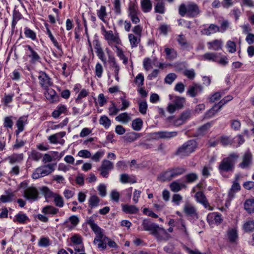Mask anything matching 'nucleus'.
Here are the masks:
<instances>
[{
    "instance_id": "2eb2a0df",
    "label": "nucleus",
    "mask_w": 254,
    "mask_h": 254,
    "mask_svg": "<svg viewBox=\"0 0 254 254\" xmlns=\"http://www.w3.org/2000/svg\"><path fill=\"white\" fill-rule=\"evenodd\" d=\"M154 134L159 139H169L176 137L178 135V131H160L154 132Z\"/></svg>"
},
{
    "instance_id": "0e129e2a",
    "label": "nucleus",
    "mask_w": 254,
    "mask_h": 254,
    "mask_svg": "<svg viewBox=\"0 0 254 254\" xmlns=\"http://www.w3.org/2000/svg\"><path fill=\"white\" fill-rule=\"evenodd\" d=\"M24 34L26 37L34 40L36 38V33L30 29L26 27L25 28Z\"/></svg>"
},
{
    "instance_id": "f704fd0d",
    "label": "nucleus",
    "mask_w": 254,
    "mask_h": 254,
    "mask_svg": "<svg viewBox=\"0 0 254 254\" xmlns=\"http://www.w3.org/2000/svg\"><path fill=\"white\" fill-rule=\"evenodd\" d=\"M176 40L180 46L183 48H187L189 47L190 44L187 42L185 36L183 34L178 35Z\"/></svg>"
},
{
    "instance_id": "69168bd1",
    "label": "nucleus",
    "mask_w": 254,
    "mask_h": 254,
    "mask_svg": "<svg viewBox=\"0 0 254 254\" xmlns=\"http://www.w3.org/2000/svg\"><path fill=\"white\" fill-rule=\"evenodd\" d=\"M14 195L12 193H9L6 195H2L0 197V201L2 203L11 202Z\"/></svg>"
},
{
    "instance_id": "603ef678",
    "label": "nucleus",
    "mask_w": 254,
    "mask_h": 254,
    "mask_svg": "<svg viewBox=\"0 0 254 254\" xmlns=\"http://www.w3.org/2000/svg\"><path fill=\"white\" fill-rule=\"evenodd\" d=\"M113 5L115 14L117 15L121 14L122 10L120 0H114Z\"/></svg>"
},
{
    "instance_id": "9b49d317",
    "label": "nucleus",
    "mask_w": 254,
    "mask_h": 254,
    "mask_svg": "<svg viewBox=\"0 0 254 254\" xmlns=\"http://www.w3.org/2000/svg\"><path fill=\"white\" fill-rule=\"evenodd\" d=\"M23 196L29 200L36 201L38 198L39 192L36 188L29 187L25 190Z\"/></svg>"
},
{
    "instance_id": "ea45409f",
    "label": "nucleus",
    "mask_w": 254,
    "mask_h": 254,
    "mask_svg": "<svg viewBox=\"0 0 254 254\" xmlns=\"http://www.w3.org/2000/svg\"><path fill=\"white\" fill-rule=\"evenodd\" d=\"M116 120L118 122L127 124L130 120V118L127 113H123L116 117Z\"/></svg>"
},
{
    "instance_id": "3c124183",
    "label": "nucleus",
    "mask_w": 254,
    "mask_h": 254,
    "mask_svg": "<svg viewBox=\"0 0 254 254\" xmlns=\"http://www.w3.org/2000/svg\"><path fill=\"white\" fill-rule=\"evenodd\" d=\"M128 39L132 48L136 47L140 41V39L132 34H128Z\"/></svg>"
},
{
    "instance_id": "09e8293b",
    "label": "nucleus",
    "mask_w": 254,
    "mask_h": 254,
    "mask_svg": "<svg viewBox=\"0 0 254 254\" xmlns=\"http://www.w3.org/2000/svg\"><path fill=\"white\" fill-rule=\"evenodd\" d=\"M128 16L135 14H139L138 6L135 3H130L128 8Z\"/></svg>"
},
{
    "instance_id": "0eeeda50",
    "label": "nucleus",
    "mask_w": 254,
    "mask_h": 254,
    "mask_svg": "<svg viewBox=\"0 0 254 254\" xmlns=\"http://www.w3.org/2000/svg\"><path fill=\"white\" fill-rule=\"evenodd\" d=\"M114 168V164L112 162L104 159L102 161L101 166L98 168L100 175L104 178H108L109 172Z\"/></svg>"
},
{
    "instance_id": "c9c22d12",
    "label": "nucleus",
    "mask_w": 254,
    "mask_h": 254,
    "mask_svg": "<svg viewBox=\"0 0 254 254\" xmlns=\"http://www.w3.org/2000/svg\"><path fill=\"white\" fill-rule=\"evenodd\" d=\"M186 186L183 183H179L177 181H174L170 185V188L173 192H178L182 190Z\"/></svg>"
},
{
    "instance_id": "39448f33",
    "label": "nucleus",
    "mask_w": 254,
    "mask_h": 254,
    "mask_svg": "<svg viewBox=\"0 0 254 254\" xmlns=\"http://www.w3.org/2000/svg\"><path fill=\"white\" fill-rule=\"evenodd\" d=\"M54 170V165L49 164L37 168L32 175L34 179H38L40 178L47 176Z\"/></svg>"
},
{
    "instance_id": "58836bf2",
    "label": "nucleus",
    "mask_w": 254,
    "mask_h": 254,
    "mask_svg": "<svg viewBox=\"0 0 254 254\" xmlns=\"http://www.w3.org/2000/svg\"><path fill=\"white\" fill-rule=\"evenodd\" d=\"M212 126L211 123H207L200 127L197 129V135H202L205 134Z\"/></svg>"
},
{
    "instance_id": "7ed1b4c3",
    "label": "nucleus",
    "mask_w": 254,
    "mask_h": 254,
    "mask_svg": "<svg viewBox=\"0 0 254 254\" xmlns=\"http://www.w3.org/2000/svg\"><path fill=\"white\" fill-rule=\"evenodd\" d=\"M197 146L196 141L193 139L189 140L178 148L175 154L181 158L188 156L195 151Z\"/></svg>"
},
{
    "instance_id": "7c9ffc66",
    "label": "nucleus",
    "mask_w": 254,
    "mask_h": 254,
    "mask_svg": "<svg viewBox=\"0 0 254 254\" xmlns=\"http://www.w3.org/2000/svg\"><path fill=\"white\" fill-rule=\"evenodd\" d=\"M122 206L123 211L127 214H135L139 210L138 208L132 205L122 204Z\"/></svg>"
},
{
    "instance_id": "20e7f679",
    "label": "nucleus",
    "mask_w": 254,
    "mask_h": 254,
    "mask_svg": "<svg viewBox=\"0 0 254 254\" xmlns=\"http://www.w3.org/2000/svg\"><path fill=\"white\" fill-rule=\"evenodd\" d=\"M186 172V169L183 167H175L167 170L160 176V179L163 181H171L180 176Z\"/></svg>"
},
{
    "instance_id": "680f3d73",
    "label": "nucleus",
    "mask_w": 254,
    "mask_h": 254,
    "mask_svg": "<svg viewBox=\"0 0 254 254\" xmlns=\"http://www.w3.org/2000/svg\"><path fill=\"white\" fill-rule=\"evenodd\" d=\"M224 93L223 91L222 92H216L214 93L213 95L210 97L209 100V102L211 103H214V102L218 101L219 100L222 95L224 94Z\"/></svg>"
},
{
    "instance_id": "393cba45",
    "label": "nucleus",
    "mask_w": 254,
    "mask_h": 254,
    "mask_svg": "<svg viewBox=\"0 0 254 254\" xmlns=\"http://www.w3.org/2000/svg\"><path fill=\"white\" fill-rule=\"evenodd\" d=\"M209 50L218 51L222 49L223 41L221 40H214L207 43Z\"/></svg>"
},
{
    "instance_id": "052dcab7",
    "label": "nucleus",
    "mask_w": 254,
    "mask_h": 254,
    "mask_svg": "<svg viewBox=\"0 0 254 254\" xmlns=\"http://www.w3.org/2000/svg\"><path fill=\"white\" fill-rule=\"evenodd\" d=\"M144 76L142 73H139L135 77L134 82L138 87H142L144 84Z\"/></svg>"
},
{
    "instance_id": "f257e3e1",
    "label": "nucleus",
    "mask_w": 254,
    "mask_h": 254,
    "mask_svg": "<svg viewBox=\"0 0 254 254\" xmlns=\"http://www.w3.org/2000/svg\"><path fill=\"white\" fill-rule=\"evenodd\" d=\"M198 5L193 2H190L185 4L182 3L179 8V13L181 16L187 15L189 17H194L200 13Z\"/></svg>"
},
{
    "instance_id": "f8f14e48",
    "label": "nucleus",
    "mask_w": 254,
    "mask_h": 254,
    "mask_svg": "<svg viewBox=\"0 0 254 254\" xmlns=\"http://www.w3.org/2000/svg\"><path fill=\"white\" fill-rule=\"evenodd\" d=\"M104 37L109 45L113 43L116 44H120L121 43L119 33H115L114 34L112 30L108 31V32H106Z\"/></svg>"
},
{
    "instance_id": "c03bdc74",
    "label": "nucleus",
    "mask_w": 254,
    "mask_h": 254,
    "mask_svg": "<svg viewBox=\"0 0 254 254\" xmlns=\"http://www.w3.org/2000/svg\"><path fill=\"white\" fill-rule=\"evenodd\" d=\"M59 210L58 208L54 207V206L48 205L44 207L42 210V212L45 214H56L58 213Z\"/></svg>"
},
{
    "instance_id": "338daca9",
    "label": "nucleus",
    "mask_w": 254,
    "mask_h": 254,
    "mask_svg": "<svg viewBox=\"0 0 254 254\" xmlns=\"http://www.w3.org/2000/svg\"><path fill=\"white\" fill-rule=\"evenodd\" d=\"M226 47L229 52L233 53L236 51V45L234 42L228 41L226 44Z\"/></svg>"
},
{
    "instance_id": "cd10ccee",
    "label": "nucleus",
    "mask_w": 254,
    "mask_h": 254,
    "mask_svg": "<svg viewBox=\"0 0 254 254\" xmlns=\"http://www.w3.org/2000/svg\"><path fill=\"white\" fill-rule=\"evenodd\" d=\"M86 223L90 227L94 233L102 229L95 223L93 216L87 218L86 220Z\"/></svg>"
},
{
    "instance_id": "4d7b16f0",
    "label": "nucleus",
    "mask_w": 254,
    "mask_h": 254,
    "mask_svg": "<svg viewBox=\"0 0 254 254\" xmlns=\"http://www.w3.org/2000/svg\"><path fill=\"white\" fill-rule=\"evenodd\" d=\"M46 97L50 99L52 102H54L58 98L56 91L52 89H48Z\"/></svg>"
},
{
    "instance_id": "79ce46f5",
    "label": "nucleus",
    "mask_w": 254,
    "mask_h": 254,
    "mask_svg": "<svg viewBox=\"0 0 254 254\" xmlns=\"http://www.w3.org/2000/svg\"><path fill=\"white\" fill-rule=\"evenodd\" d=\"M143 122L140 118H137L134 120L132 122V127L136 131L140 130L142 127Z\"/></svg>"
},
{
    "instance_id": "774afa93",
    "label": "nucleus",
    "mask_w": 254,
    "mask_h": 254,
    "mask_svg": "<svg viewBox=\"0 0 254 254\" xmlns=\"http://www.w3.org/2000/svg\"><path fill=\"white\" fill-rule=\"evenodd\" d=\"M233 98L231 95H228L225 97L217 104L219 106V109H221L223 106L227 103L228 102L231 101Z\"/></svg>"
},
{
    "instance_id": "37998d69",
    "label": "nucleus",
    "mask_w": 254,
    "mask_h": 254,
    "mask_svg": "<svg viewBox=\"0 0 254 254\" xmlns=\"http://www.w3.org/2000/svg\"><path fill=\"white\" fill-rule=\"evenodd\" d=\"M185 178L187 183H192L198 180V177L196 173H191L187 174Z\"/></svg>"
},
{
    "instance_id": "a878e982",
    "label": "nucleus",
    "mask_w": 254,
    "mask_h": 254,
    "mask_svg": "<svg viewBox=\"0 0 254 254\" xmlns=\"http://www.w3.org/2000/svg\"><path fill=\"white\" fill-rule=\"evenodd\" d=\"M97 15L99 19L105 24H108V22L106 19L108 15L106 10V7L105 5H101L99 9L97 10Z\"/></svg>"
},
{
    "instance_id": "412c9836",
    "label": "nucleus",
    "mask_w": 254,
    "mask_h": 254,
    "mask_svg": "<svg viewBox=\"0 0 254 254\" xmlns=\"http://www.w3.org/2000/svg\"><path fill=\"white\" fill-rule=\"evenodd\" d=\"M27 124V118L26 116L20 117L16 122V126L17 129L15 130V133L17 136L19 133L24 129V126Z\"/></svg>"
},
{
    "instance_id": "6ab92c4d",
    "label": "nucleus",
    "mask_w": 254,
    "mask_h": 254,
    "mask_svg": "<svg viewBox=\"0 0 254 254\" xmlns=\"http://www.w3.org/2000/svg\"><path fill=\"white\" fill-rule=\"evenodd\" d=\"M207 220L209 224H220L222 221L221 215L217 212H213L208 214L207 217Z\"/></svg>"
},
{
    "instance_id": "c756f323",
    "label": "nucleus",
    "mask_w": 254,
    "mask_h": 254,
    "mask_svg": "<svg viewBox=\"0 0 254 254\" xmlns=\"http://www.w3.org/2000/svg\"><path fill=\"white\" fill-rule=\"evenodd\" d=\"M166 59L172 60L176 59L178 56L177 51L173 48L165 47L164 49Z\"/></svg>"
},
{
    "instance_id": "dca6fc26",
    "label": "nucleus",
    "mask_w": 254,
    "mask_h": 254,
    "mask_svg": "<svg viewBox=\"0 0 254 254\" xmlns=\"http://www.w3.org/2000/svg\"><path fill=\"white\" fill-rule=\"evenodd\" d=\"M142 226L143 230L150 232V234L153 235L156 231V229L158 228V225L151 222L148 219H144L143 220Z\"/></svg>"
},
{
    "instance_id": "5701e85b",
    "label": "nucleus",
    "mask_w": 254,
    "mask_h": 254,
    "mask_svg": "<svg viewBox=\"0 0 254 254\" xmlns=\"http://www.w3.org/2000/svg\"><path fill=\"white\" fill-rule=\"evenodd\" d=\"M94 49L98 58L100 59L104 64H106V58L99 41H95Z\"/></svg>"
},
{
    "instance_id": "6e6d98bb",
    "label": "nucleus",
    "mask_w": 254,
    "mask_h": 254,
    "mask_svg": "<svg viewBox=\"0 0 254 254\" xmlns=\"http://www.w3.org/2000/svg\"><path fill=\"white\" fill-rule=\"evenodd\" d=\"M154 10L156 13L164 14L165 12L164 3L162 2H157L155 6Z\"/></svg>"
},
{
    "instance_id": "a18cd8bd",
    "label": "nucleus",
    "mask_w": 254,
    "mask_h": 254,
    "mask_svg": "<svg viewBox=\"0 0 254 254\" xmlns=\"http://www.w3.org/2000/svg\"><path fill=\"white\" fill-rule=\"evenodd\" d=\"M243 229L246 232H250L254 230V221L248 220L246 221L244 225Z\"/></svg>"
},
{
    "instance_id": "4be33fe9",
    "label": "nucleus",
    "mask_w": 254,
    "mask_h": 254,
    "mask_svg": "<svg viewBox=\"0 0 254 254\" xmlns=\"http://www.w3.org/2000/svg\"><path fill=\"white\" fill-rule=\"evenodd\" d=\"M195 198L196 201L203 205L205 208H207L210 207L206 197L203 192H197L195 194Z\"/></svg>"
},
{
    "instance_id": "4468645a",
    "label": "nucleus",
    "mask_w": 254,
    "mask_h": 254,
    "mask_svg": "<svg viewBox=\"0 0 254 254\" xmlns=\"http://www.w3.org/2000/svg\"><path fill=\"white\" fill-rule=\"evenodd\" d=\"M203 87L199 84L194 83L190 86L187 91V94L191 97L196 96L203 91Z\"/></svg>"
},
{
    "instance_id": "49530a36",
    "label": "nucleus",
    "mask_w": 254,
    "mask_h": 254,
    "mask_svg": "<svg viewBox=\"0 0 254 254\" xmlns=\"http://www.w3.org/2000/svg\"><path fill=\"white\" fill-rule=\"evenodd\" d=\"M13 118L12 116L5 117L3 120V127L6 128L11 129L13 126Z\"/></svg>"
},
{
    "instance_id": "bb28decb",
    "label": "nucleus",
    "mask_w": 254,
    "mask_h": 254,
    "mask_svg": "<svg viewBox=\"0 0 254 254\" xmlns=\"http://www.w3.org/2000/svg\"><path fill=\"white\" fill-rule=\"evenodd\" d=\"M218 57L217 53L208 52L201 56V60L203 61L216 62H217Z\"/></svg>"
},
{
    "instance_id": "1a4fd4ad",
    "label": "nucleus",
    "mask_w": 254,
    "mask_h": 254,
    "mask_svg": "<svg viewBox=\"0 0 254 254\" xmlns=\"http://www.w3.org/2000/svg\"><path fill=\"white\" fill-rule=\"evenodd\" d=\"M38 78L40 85L45 89H47L53 84L51 79L45 72H40Z\"/></svg>"
},
{
    "instance_id": "864d4df0",
    "label": "nucleus",
    "mask_w": 254,
    "mask_h": 254,
    "mask_svg": "<svg viewBox=\"0 0 254 254\" xmlns=\"http://www.w3.org/2000/svg\"><path fill=\"white\" fill-rule=\"evenodd\" d=\"M139 111L142 115H145L146 113L148 106L146 101H139L138 102Z\"/></svg>"
},
{
    "instance_id": "423d86ee",
    "label": "nucleus",
    "mask_w": 254,
    "mask_h": 254,
    "mask_svg": "<svg viewBox=\"0 0 254 254\" xmlns=\"http://www.w3.org/2000/svg\"><path fill=\"white\" fill-rule=\"evenodd\" d=\"M95 234L96 236L94 239L93 243L97 244V248L100 250H105L109 238L104 235L102 229L95 233Z\"/></svg>"
},
{
    "instance_id": "e2e57ef3",
    "label": "nucleus",
    "mask_w": 254,
    "mask_h": 254,
    "mask_svg": "<svg viewBox=\"0 0 254 254\" xmlns=\"http://www.w3.org/2000/svg\"><path fill=\"white\" fill-rule=\"evenodd\" d=\"M88 95V92L85 89H83L78 94L77 97L76 98L75 101L77 104L81 103V99L86 97Z\"/></svg>"
},
{
    "instance_id": "72a5a7b5",
    "label": "nucleus",
    "mask_w": 254,
    "mask_h": 254,
    "mask_svg": "<svg viewBox=\"0 0 254 254\" xmlns=\"http://www.w3.org/2000/svg\"><path fill=\"white\" fill-rule=\"evenodd\" d=\"M244 208L248 213H254V199L246 200L244 203Z\"/></svg>"
},
{
    "instance_id": "6e6552de",
    "label": "nucleus",
    "mask_w": 254,
    "mask_h": 254,
    "mask_svg": "<svg viewBox=\"0 0 254 254\" xmlns=\"http://www.w3.org/2000/svg\"><path fill=\"white\" fill-rule=\"evenodd\" d=\"M253 163V155L250 151H246L242 156V161L239 164V167L242 169H248Z\"/></svg>"
},
{
    "instance_id": "13d9d810",
    "label": "nucleus",
    "mask_w": 254,
    "mask_h": 254,
    "mask_svg": "<svg viewBox=\"0 0 254 254\" xmlns=\"http://www.w3.org/2000/svg\"><path fill=\"white\" fill-rule=\"evenodd\" d=\"M117 49V55L120 58V59L123 60L124 64H127L128 62L127 58L125 56L123 51L117 46H115Z\"/></svg>"
},
{
    "instance_id": "9d476101",
    "label": "nucleus",
    "mask_w": 254,
    "mask_h": 254,
    "mask_svg": "<svg viewBox=\"0 0 254 254\" xmlns=\"http://www.w3.org/2000/svg\"><path fill=\"white\" fill-rule=\"evenodd\" d=\"M25 50L27 49L28 50V52H26V55L30 58V63L31 64H35L40 61V56L30 45H25Z\"/></svg>"
},
{
    "instance_id": "8fccbe9b",
    "label": "nucleus",
    "mask_w": 254,
    "mask_h": 254,
    "mask_svg": "<svg viewBox=\"0 0 254 254\" xmlns=\"http://www.w3.org/2000/svg\"><path fill=\"white\" fill-rule=\"evenodd\" d=\"M54 202L55 205L59 207H62L64 205V201L63 197L57 193L54 195Z\"/></svg>"
},
{
    "instance_id": "de8ad7c7",
    "label": "nucleus",
    "mask_w": 254,
    "mask_h": 254,
    "mask_svg": "<svg viewBox=\"0 0 254 254\" xmlns=\"http://www.w3.org/2000/svg\"><path fill=\"white\" fill-rule=\"evenodd\" d=\"M99 121L100 124L106 128H108L111 126V120L106 116H101Z\"/></svg>"
},
{
    "instance_id": "ddd939ff",
    "label": "nucleus",
    "mask_w": 254,
    "mask_h": 254,
    "mask_svg": "<svg viewBox=\"0 0 254 254\" xmlns=\"http://www.w3.org/2000/svg\"><path fill=\"white\" fill-rule=\"evenodd\" d=\"M155 231L152 235L154 236L158 241H166L169 239L170 236L164 228L158 226Z\"/></svg>"
},
{
    "instance_id": "a19ab883",
    "label": "nucleus",
    "mask_w": 254,
    "mask_h": 254,
    "mask_svg": "<svg viewBox=\"0 0 254 254\" xmlns=\"http://www.w3.org/2000/svg\"><path fill=\"white\" fill-rule=\"evenodd\" d=\"M227 235L230 242L235 243L238 239V234L235 229H231L228 231Z\"/></svg>"
},
{
    "instance_id": "f3484780",
    "label": "nucleus",
    "mask_w": 254,
    "mask_h": 254,
    "mask_svg": "<svg viewBox=\"0 0 254 254\" xmlns=\"http://www.w3.org/2000/svg\"><path fill=\"white\" fill-rule=\"evenodd\" d=\"M109 63L110 64V68L114 69L116 80L119 82L120 80L119 73L120 69L119 65L117 63L115 58L111 56L109 57Z\"/></svg>"
},
{
    "instance_id": "e433bc0d",
    "label": "nucleus",
    "mask_w": 254,
    "mask_h": 254,
    "mask_svg": "<svg viewBox=\"0 0 254 254\" xmlns=\"http://www.w3.org/2000/svg\"><path fill=\"white\" fill-rule=\"evenodd\" d=\"M185 103V98L184 97L176 96L173 100V104L178 110L182 109L184 106Z\"/></svg>"
},
{
    "instance_id": "4c0bfd02",
    "label": "nucleus",
    "mask_w": 254,
    "mask_h": 254,
    "mask_svg": "<svg viewBox=\"0 0 254 254\" xmlns=\"http://www.w3.org/2000/svg\"><path fill=\"white\" fill-rule=\"evenodd\" d=\"M15 217V218L13 219V221L21 224H24L27 221L29 220L27 216L24 213H18Z\"/></svg>"
},
{
    "instance_id": "a211bd4d",
    "label": "nucleus",
    "mask_w": 254,
    "mask_h": 254,
    "mask_svg": "<svg viewBox=\"0 0 254 254\" xmlns=\"http://www.w3.org/2000/svg\"><path fill=\"white\" fill-rule=\"evenodd\" d=\"M220 32V27L214 24H211L208 27L203 29L201 32L202 34L209 36L211 34Z\"/></svg>"
},
{
    "instance_id": "bf43d9fd",
    "label": "nucleus",
    "mask_w": 254,
    "mask_h": 254,
    "mask_svg": "<svg viewBox=\"0 0 254 254\" xmlns=\"http://www.w3.org/2000/svg\"><path fill=\"white\" fill-rule=\"evenodd\" d=\"M50 245V240L47 237H42L38 242V246L41 247H47Z\"/></svg>"
},
{
    "instance_id": "473e14b6",
    "label": "nucleus",
    "mask_w": 254,
    "mask_h": 254,
    "mask_svg": "<svg viewBox=\"0 0 254 254\" xmlns=\"http://www.w3.org/2000/svg\"><path fill=\"white\" fill-rule=\"evenodd\" d=\"M221 109H219L218 105L215 104L212 108L205 113L204 118L206 119L211 118L215 115Z\"/></svg>"
},
{
    "instance_id": "2f4dec72",
    "label": "nucleus",
    "mask_w": 254,
    "mask_h": 254,
    "mask_svg": "<svg viewBox=\"0 0 254 254\" xmlns=\"http://www.w3.org/2000/svg\"><path fill=\"white\" fill-rule=\"evenodd\" d=\"M99 198L96 195H91L88 199V206L89 208H93L99 206Z\"/></svg>"
},
{
    "instance_id": "b1692460",
    "label": "nucleus",
    "mask_w": 254,
    "mask_h": 254,
    "mask_svg": "<svg viewBox=\"0 0 254 254\" xmlns=\"http://www.w3.org/2000/svg\"><path fill=\"white\" fill-rule=\"evenodd\" d=\"M10 164L19 163L23 160V154L22 153H13L8 156L6 159Z\"/></svg>"
},
{
    "instance_id": "5fc2aeb1",
    "label": "nucleus",
    "mask_w": 254,
    "mask_h": 254,
    "mask_svg": "<svg viewBox=\"0 0 254 254\" xmlns=\"http://www.w3.org/2000/svg\"><path fill=\"white\" fill-rule=\"evenodd\" d=\"M29 157L35 161H38L42 157V154L35 150H32L29 154Z\"/></svg>"
},
{
    "instance_id": "c85d7f7f",
    "label": "nucleus",
    "mask_w": 254,
    "mask_h": 254,
    "mask_svg": "<svg viewBox=\"0 0 254 254\" xmlns=\"http://www.w3.org/2000/svg\"><path fill=\"white\" fill-rule=\"evenodd\" d=\"M141 8L144 13L150 12L152 9V2L150 0H141Z\"/></svg>"
},
{
    "instance_id": "f03ea898",
    "label": "nucleus",
    "mask_w": 254,
    "mask_h": 254,
    "mask_svg": "<svg viewBox=\"0 0 254 254\" xmlns=\"http://www.w3.org/2000/svg\"><path fill=\"white\" fill-rule=\"evenodd\" d=\"M239 158L237 153H231L228 157H225L220 162L219 170L221 173L233 171L236 160Z\"/></svg>"
},
{
    "instance_id": "aec40b11",
    "label": "nucleus",
    "mask_w": 254,
    "mask_h": 254,
    "mask_svg": "<svg viewBox=\"0 0 254 254\" xmlns=\"http://www.w3.org/2000/svg\"><path fill=\"white\" fill-rule=\"evenodd\" d=\"M184 211L188 216L196 217V218L198 217L196 209L191 204L186 203L184 207Z\"/></svg>"
}]
</instances>
